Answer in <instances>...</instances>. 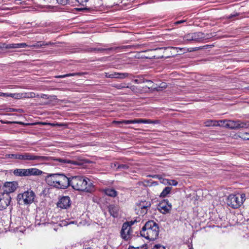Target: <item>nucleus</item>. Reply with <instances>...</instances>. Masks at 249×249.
<instances>
[{
  "mask_svg": "<svg viewBox=\"0 0 249 249\" xmlns=\"http://www.w3.org/2000/svg\"><path fill=\"white\" fill-rule=\"evenodd\" d=\"M8 159H16L22 161H34L38 164H42L45 162L48 161L50 158L44 156L36 155L31 153H16L6 155Z\"/></svg>",
  "mask_w": 249,
  "mask_h": 249,
  "instance_id": "1",
  "label": "nucleus"
},
{
  "mask_svg": "<svg viewBox=\"0 0 249 249\" xmlns=\"http://www.w3.org/2000/svg\"><path fill=\"white\" fill-rule=\"evenodd\" d=\"M70 186L74 190L90 192L93 189V185L90 180L84 177L71 176Z\"/></svg>",
  "mask_w": 249,
  "mask_h": 249,
  "instance_id": "2",
  "label": "nucleus"
},
{
  "mask_svg": "<svg viewBox=\"0 0 249 249\" xmlns=\"http://www.w3.org/2000/svg\"><path fill=\"white\" fill-rule=\"evenodd\" d=\"M159 234L158 225L153 220L146 222L141 231L142 236L149 240H155Z\"/></svg>",
  "mask_w": 249,
  "mask_h": 249,
  "instance_id": "3",
  "label": "nucleus"
},
{
  "mask_svg": "<svg viewBox=\"0 0 249 249\" xmlns=\"http://www.w3.org/2000/svg\"><path fill=\"white\" fill-rule=\"evenodd\" d=\"M245 194H231L227 199V205L233 209H237L241 207L246 200Z\"/></svg>",
  "mask_w": 249,
  "mask_h": 249,
  "instance_id": "4",
  "label": "nucleus"
},
{
  "mask_svg": "<svg viewBox=\"0 0 249 249\" xmlns=\"http://www.w3.org/2000/svg\"><path fill=\"white\" fill-rule=\"evenodd\" d=\"M35 197V194L32 191H27L22 194H18V200L19 204L28 205L33 202Z\"/></svg>",
  "mask_w": 249,
  "mask_h": 249,
  "instance_id": "5",
  "label": "nucleus"
},
{
  "mask_svg": "<svg viewBox=\"0 0 249 249\" xmlns=\"http://www.w3.org/2000/svg\"><path fill=\"white\" fill-rule=\"evenodd\" d=\"M134 46L133 45H126V46H121L115 47L110 48H101V47H94L90 48L89 49L88 51L90 52H102L103 51L107 52V53H109L110 51H114L117 50H123L126 49H132L134 48Z\"/></svg>",
  "mask_w": 249,
  "mask_h": 249,
  "instance_id": "6",
  "label": "nucleus"
},
{
  "mask_svg": "<svg viewBox=\"0 0 249 249\" xmlns=\"http://www.w3.org/2000/svg\"><path fill=\"white\" fill-rule=\"evenodd\" d=\"M226 127L231 129H238L249 127V122H242L240 120L233 121L228 120Z\"/></svg>",
  "mask_w": 249,
  "mask_h": 249,
  "instance_id": "7",
  "label": "nucleus"
},
{
  "mask_svg": "<svg viewBox=\"0 0 249 249\" xmlns=\"http://www.w3.org/2000/svg\"><path fill=\"white\" fill-rule=\"evenodd\" d=\"M71 177H67L63 174H59L58 183L56 188L59 189H66L71 184Z\"/></svg>",
  "mask_w": 249,
  "mask_h": 249,
  "instance_id": "8",
  "label": "nucleus"
},
{
  "mask_svg": "<svg viewBox=\"0 0 249 249\" xmlns=\"http://www.w3.org/2000/svg\"><path fill=\"white\" fill-rule=\"evenodd\" d=\"M18 186V183L16 181L13 182H6L4 183L3 186V194H9L11 193L14 192Z\"/></svg>",
  "mask_w": 249,
  "mask_h": 249,
  "instance_id": "9",
  "label": "nucleus"
},
{
  "mask_svg": "<svg viewBox=\"0 0 249 249\" xmlns=\"http://www.w3.org/2000/svg\"><path fill=\"white\" fill-rule=\"evenodd\" d=\"M158 210L163 214L168 213L172 209V205L167 199H164L160 202L157 206Z\"/></svg>",
  "mask_w": 249,
  "mask_h": 249,
  "instance_id": "10",
  "label": "nucleus"
},
{
  "mask_svg": "<svg viewBox=\"0 0 249 249\" xmlns=\"http://www.w3.org/2000/svg\"><path fill=\"white\" fill-rule=\"evenodd\" d=\"M11 200L10 195L0 193V211L5 209L10 204Z\"/></svg>",
  "mask_w": 249,
  "mask_h": 249,
  "instance_id": "11",
  "label": "nucleus"
},
{
  "mask_svg": "<svg viewBox=\"0 0 249 249\" xmlns=\"http://www.w3.org/2000/svg\"><path fill=\"white\" fill-rule=\"evenodd\" d=\"M151 206V203L149 201L141 200L137 205V209L140 210V214L143 215L147 213L148 209Z\"/></svg>",
  "mask_w": 249,
  "mask_h": 249,
  "instance_id": "12",
  "label": "nucleus"
},
{
  "mask_svg": "<svg viewBox=\"0 0 249 249\" xmlns=\"http://www.w3.org/2000/svg\"><path fill=\"white\" fill-rule=\"evenodd\" d=\"M131 231L130 226L128 223H124L121 231V237L125 240H128L130 238Z\"/></svg>",
  "mask_w": 249,
  "mask_h": 249,
  "instance_id": "13",
  "label": "nucleus"
},
{
  "mask_svg": "<svg viewBox=\"0 0 249 249\" xmlns=\"http://www.w3.org/2000/svg\"><path fill=\"white\" fill-rule=\"evenodd\" d=\"M71 204V201L70 197L64 196L60 198L57 203V206L61 209H66L68 208Z\"/></svg>",
  "mask_w": 249,
  "mask_h": 249,
  "instance_id": "14",
  "label": "nucleus"
},
{
  "mask_svg": "<svg viewBox=\"0 0 249 249\" xmlns=\"http://www.w3.org/2000/svg\"><path fill=\"white\" fill-rule=\"evenodd\" d=\"M151 122L149 119H138L131 120H124L122 122L121 121H114L113 123L115 124H149Z\"/></svg>",
  "mask_w": 249,
  "mask_h": 249,
  "instance_id": "15",
  "label": "nucleus"
},
{
  "mask_svg": "<svg viewBox=\"0 0 249 249\" xmlns=\"http://www.w3.org/2000/svg\"><path fill=\"white\" fill-rule=\"evenodd\" d=\"M59 174H50L47 176L46 182L51 186L56 187V185L58 183Z\"/></svg>",
  "mask_w": 249,
  "mask_h": 249,
  "instance_id": "16",
  "label": "nucleus"
},
{
  "mask_svg": "<svg viewBox=\"0 0 249 249\" xmlns=\"http://www.w3.org/2000/svg\"><path fill=\"white\" fill-rule=\"evenodd\" d=\"M105 77L107 78H124L128 76V73H118V72H112L108 73L105 72Z\"/></svg>",
  "mask_w": 249,
  "mask_h": 249,
  "instance_id": "17",
  "label": "nucleus"
},
{
  "mask_svg": "<svg viewBox=\"0 0 249 249\" xmlns=\"http://www.w3.org/2000/svg\"><path fill=\"white\" fill-rule=\"evenodd\" d=\"M55 160L58 161L61 165H69L70 167H72V165H77L79 164L78 162L76 161L70 160L67 159L58 158Z\"/></svg>",
  "mask_w": 249,
  "mask_h": 249,
  "instance_id": "18",
  "label": "nucleus"
},
{
  "mask_svg": "<svg viewBox=\"0 0 249 249\" xmlns=\"http://www.w3.org/2000/svg\"><path fill=\"white\" fill-rule=\"evenodd\" d=\"M166 49H167L166 48H157L155 49H150V50L145 51V52L152 53L151 56H145V57L146 58H149V59H151L152 58H155V57H157V58H159L160 57H163L162 55L161 56H156V54L159 53L160 52L162 51L163 50H165Z\"/></svg>",
  "mask_w": 249,
  "mask_h": 249,
  "instance_id": "19",
  "label": "nucleus"
},
{
  "mask_svg": "<svg viewBox=\"0 0 249 249\" xmlns=\"http://www.w3.org/2000/svg\"><path fill=\"white\" fill-rule=\"evenodd\" d=\"M108 212L113 217H117L118 216L119 207L114 205H110L108 207Z\"/></svg>",
  "mask_w": 249,
  "mask_h": 249,
  "instance_id": "20",
  "label": "nucleus"
},
{
  "mask_svg": "<svg viewBox=\"0 0 249 249\" xmlns=\"http://www.w3.org/2000/svg\"><path fill=\"white\" fill-rule=\"evenodd\" d=\"M192 34L194 41L199 42L206 38L205 34L202 32H196Z\"/></svg>",
  "mask_w": 249,
  "mask_h": 249,
  "instance_id": "21",
  "label": "nucleus"
},
{
  "mask_svg": "<svg viewBox=\"0 0 249 249\" xmlns=\"http://www.w3.org/2000/svg\"><path fill=\"white\" fill-rule=\"evenodd\" d=\"M28 46V45L26 43H10L6 45V48L7 49H16L21 48H26Z\"/></svg>",
  "mask_w": 249,
  "mask_h": 249,
  "instance_id": "22",
  "label": "nucleus"
},
{
  "mask_svg": "<svg viewBox=\"0 0 249 249\" xmlns=\"http://www.w3.org/2000/svg\"><path fill=\"white\" fill-rule=\"evenodd\" d=\"M103 191L106 195L113 197L116 196L118 194L117 192L112 188L105 189Z\"/></svg>",
  "mask_w": 249,
  "mask_h": 249,
  "instance_id": "23",
  "label": "nucleus"
},
{
  "mask_svg": "<svg viewBox=\"0 0 249 249\" xmlns=\"http://www.w3.org/2000/svg\"><path fill=\"white\" fill-rule=\"evenodd\" d=\"M27 170L28 176L31 175L38 176L41 175L42 173V171L34 168L27 169Z\"/></svg>",
  "mask_w": 249,
  "mask_h": 249,
  "instance_id": "24",
  "label": "nucleus"
},
{
  "mask_svg": "<svg viewBox=\"0 0 249 249\" xmlns=\"http://www.w3.org/2000/svg\"><path fill=\"white\" fill-rule=\"evenodd\" d=\"M53 44V43H51V42H45L42 41H38L36 44H33V45H28L29 47H33L36 48H42L44 46H47L49 45H52Z\"/></svg>",
  "mask_w": 249,
  "mask_h": 249,
  "instance_id": "25",
  "label": "nucleus"
},
{
  "mask_svg": "<svg viewBox=\"0 0 249 249\" xmlns=\"http://www.w3.org/2000/svg\"><path fill=\"white\" fill-rule=\"evenodd\" d=\"M13 173L16 176H28L27 169H17L14 170Z\"/></svg>",
  "mask_w": 249,
  "mask_h": 249,
  "instance_id": "26",
  "label": "nucleus"
},
{
  "mask_svg": "<svg viewBox=\"0 0 249 249\" xmlns=\"http://www.w3.org/2000/svg\"><path fill=\"white\" fill-rule=\"evenodd\" d=\"M156 85V87L151 86V89H152L154 90L157 91H161L163 89H166L167 87V84L165 82L161 83L158 86H157V84Z\"/></svg>",
  "mask_w": 249,
  "mask_h": 249,
  "instance_id": "27",
  "label": "nucleus"
},
{
  "mask_svg": "<svg viewBox=\"0 0 249 249\" xmlns=\"http://www.w3.org/2000/svg\"><path fill=\"white\" fill-rule=\"evenodd\" d=\"M172 190L171 187H166L160 193V196L161 197H166L170 193Z\"/></svg>",
  "mask_w": 249,
  "mask_h": 249,
  "instance_id": "28",
  "label": "nucleus"
},
{
  "mask_svg": "<svg viewBox=\"0 0 249 249\" xmlns=\"http://www.w3.org/2000/svg\"><path fill=\"white\" fill-rule=\"evenodd\" d=\"M113 87L118 89H123L124 88H130L132 90L134 89V86H131L129 87V86L126 85L125 84H116L114 85Z\"/></svg>",
  "mask_w": 249,
  "mask_h": 249,
  "instance_id": "29",
  "label": "nucleus"
},
{
  "mask_svg": "<svg viewBox=\"0 0 249 249\" xmlns=\"http://www.w3.org/2000/svg\"><path fill=\"white\" fill-rule=\"evenodd\" d=\"M84 74V73H69L66 74L64 75H58L56 76L55 77L57 78H65L69 76H73L75 75H82Z\"/></svg>",
  "mask_w": 249,
  "mask_h": 249,
  "instance_id": "30",
  "label": "nucleus"
},
{
  "mask_svg": "<svg viewBox=\"0 0 249 249\" xmlns=\"http://www.w3.org/2000/svg\"><path fill=\"white\" fill-rule=\"evenodd\" d=\"M205 125L207 126H217L219 125L217 121L214 120H209L205 123Z\"/></svg>",
  "mask_w": 249,
  "mask_h": 249,
  "instance_id": "31",
  "label": "nucleus"
},
{
  "mask_svg": "<svg viewBox=\"0 0 249 249\" xmlns=\"http://www.w3.org/2000/svg\"><path fill=\"white\" fill-rule=\"evenodd\" d=\"M23 93H9V97H12L14 99H19L23 98Z\"/></svg>",
  "mask_w": 249,
  "mask_h": 249,
  "instance_id": "32",
  "label": "nucleus"
},
{
  "mask_svg": "<svg viewBox=\"0 0 249 249\" xmlns=\"http://www.w3.org/2000/svg\"><path fill=\"white\" fill-rule=\"evenodd\" d=\"M40 97L41 98L48 99L51 98V100H53V101L57 100V97L55 95L48 96V95H47L46 94H41V95H40Z\"/></svg>",
  "mask_w": 249,
  "mask_h": 249,
  "instance_id": "33",
  "label": "nucleus"
},
{
  "mask_svg": "<svg viewBox=\"0 0 249 249\" xmlns=\"http://www.w3.org/2000/svg\"><path fill=\"white\" fill-rule=\"evenodd\" d=\"M23 98H35L36 97V94L34 92H27L23 93Z\"/></svg>",
  "mask_w": 249,
  "mask_h": 249,
  "instance_id": "34",
  "label": "nucleus"
},
{
  "mask_svg": "<svg viewBox=\"0 0 249 249\" xmlns=\"http://www.w3.org/2000/svg\"><path fill=\"white\" fill-rule=\"evenodd\" d=\"M228 121V120H222L217 121V122L219 124V125L218 126L226 127V124H227Z\"/></svg>",
  "mask_w": 249,
  "mask_h": 249,
  "instance_id": "35",
  "label": "nucleus"
},
{
  "mask_svg": "<svg viewBox=\"0 0 249 249\" xmlns=\"http://www.w3.org/2000/svg\"><path fill=\"white\" fill-rule=\"evenodd\" d=\"M129 168V166L126 164H118L117 166V169H124L126 170Z\"/></svg>",
  "mask_w": 249,
  "mask_h": 249,
  "instance_id": "36",
  "label": "nucleus"
},
{
  "mask_svg": "<svg viewBox=\"0 0 249 249\" xmlns=\"http://www.w3.org/2000/svg\"><path fill=\"white\" fill-rule=\"evenodd\" d=\"M193 36L192 33L188 34L185 36L184 39L187 41H194Z\"/></svg>",
  "mask_w": 249,
  "mask_h": 249,
  "instance_id": "37",
  "label": "nucleus"
},
{
  "mask_svg": "<svg viewBox=\"0 0 249 249\" xmlns=\"http://www.w3.org/2000/svg\"><path fill=\"white\" fill-rule=\"evenodd\" d=\"M57 1V2L59 4H61L62 5H67L69 3L70 0H56Z\"/></svg>",
  "mask_w": 249,
  "mask_h": 249,
  "instance_id": "38",
  "label": "nucleus"
},
{
  "mask_svg": "<svg viewBox=\"0 0 249 249\" xmlns=\"http://www.w3.org/2000/svg\"><path fill=\"white\" fill-rule=\"evenodd\" d=\"M170 185H173V186H176L178 182L176 180L172 179V180H169L167 182Z\"/></svg>",
  "mask_w": 249,
  "mask_h": 249,
  "instance_id": "39",
  "label": "nucleus"
},
{
  "mask_svg": "<svg viewBox=\"0 0 249 249\" xmlns=\"http://www.w3.org/2000/svg\"><path fill=\"white\" fill-rule=\"evenodd\" d=\"M76 1L81 5H86L89 0H76Z\"/></svg>",
  "mask_w": 249,
  "mask_h": 249,
  "instance_id": "40",
  "label": "nucleus"
},
{
  "mask_svg": "<svg viewBox=\"0 0 249 249\" xmlns=\"http://www.w3.org/2000/svg\"><path fill=\"white\" fill-rule=\"evenodd\" d=\"M147 82L148 84V85L150 86V88H151V86L155 87L154 85L153 84V83L152 81L149 80H143L142 83Z\"/></svg>",
  "mask_w": 249,
  "mask_h": 249,
  "instance_id": "41",
  "label": "nucleus"
},
{
  "mask_svg": "<svg viewBox=\"0 0 249 249\" xmlns=\"http://www.w3.org/2000/svg\"><path fill=\"white\" fill-rule=\"evenodd\" d=\"M152 249H165V248L164 246L157 245H155Z\"/></svg>",
  "mask_w": 249,
  "mask_h": 249,
  "instance_id": "42",
  "label": "nucleus"
},
{
  "mask_svg": "<svg viewBox=\"0 0 249 249\" xmlns=\"http://www.w3.org/2000/svg\"><path fill=\"white\" fill-rule=\"evenodd\" d=\"M0 96L5 97H9V93L1 92Z\"/></svg>",
  "mask_w": 249,
  "mask_h": 249,
  "instance_id": "43",
  "label": "nucleus"
},
{
  "mask_svg": "<svg viewBox=\"0 0 249 249\" xmlns=\"http://www.w3.org/2000/svg\"><path fill=\"white\" fill-rule=\"evenodd\" d=\"M185 22V20H178V21H177L175 22L174 23V24H176V25H178V24H181V23H182Z\"/></svg>",
  "mask_w": 249,
  "mask_h": 249,
  "instance_id": "44",
  "label": "nucleus"
},
{
  "mask_svg": "<svg viewBox=\"0 0 249 249\" xmlns=\"http://www.w3.org/2000/svg\"><path fill=\"white\" fill-rule=\"evenodd\" d=\"M150 121L151 122L149 123V124H159V121L157 120H150Z\"/></svg>",
  "mask_w": 249,
  "mask_h": 249,
  "instance_id": "45",
  "label": "nucleus"
},
{
  "mask_svg": "<svg viewBox=\"0 0 249 249\" xmlns=\"http://www.w3.org/2000/svg\"><path fill=\"white\" fill-rule=\"evenodd\" d=\"M134 82L135 83H137V84H140V83H141L143 82V81H142V79H135L134 80Z\"/></svg>",
  "mask_w": 249,
  "mask_h": 249,
  "instance_id": "46",
  "label": "nucleus"
},
{
  "mask_svg": "<svg viewBox=\"0 0 249 249\" xmlns=\"http://www.w3.org/2000/svg\"><path fill=\"white\" fill-rule=\"evenodd\" d=\"M238 15V14H234V15H231L229 17V18H231L232 17H235L236 16Z\"/></svg>",
  "mask_w": 249,
  "mask_h": 249,
  "instance_id": "47",
  "label": "nucleus"
},
{
  "mask_svg": "<svg viewBox=\"0 0 249 249\" xmlns=\"http://www.w3.org/2000/svg\"><path fill=\"white\" fill-rule=\"evenodd\" d=\"M83 249H94L92 247H86L85 248H83Z\"/></svg>",
  "mask_w": 249,
  "mask_h": 249,
  "instance_id": "48",
  "label": "nucleus"
},
{
  "mask_svg": "<svg viewBox=\"0 0 249 249\" xmlns=\"http://www.w3.org/2000/svg\"><path fill=\"white\" fill-rule=\"evenodd\" d=\"M37 220L36 219V225H40L41 224L40 222L37 223Z\"/></svg>",
  "mask_w": 249,
  "mask_h": 249,
  "instance_id": "49",
  "label": "nucleus"
},
{
  "mask_svg": "<svg viewBox=\"0 0 249 249\" xmlns=\"http://www.w3.org/2000/svg\"><path fill=\"white\" fill-rule=\"evenodd\" d=\"M172 49H177L178 48H176V47H171Z\"/></svg>",
  "mask_w": 249,
  "mask_h": 249,
  "instance_id": "50",
  "label": "nucleus"
},
{
  "mask_svg": "<svg viewBox=\"0 0 249 249\" xmlns=\"http://www.w3.org/2000/svg\"><path fill=\"white\" fill-rule=\"evenodd\" d=\"M248 89H249V87H248Z\"/></svg>",
  "mask_w": 249,
  "mask_h": 249,
  "instance_id": "51",
  "label": "nucleus"
}]
</instances>
